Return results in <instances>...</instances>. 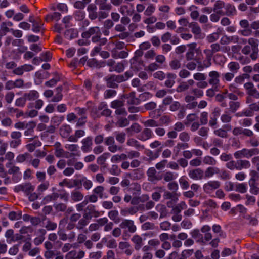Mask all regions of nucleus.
Wrapping results in <instances>:
<instances>
[{"instance_id":"nucleus-64","label":"nucleus","mask_w":259,"mask_h":259,"mask_svg":"<svg viewBox=\"0 0 259 259\" xmlns=\"http://www.w3.org/2000/svg\"><path fill=\"white\" fill-rule=\"evenodd\" d=\"M155 7L153 4H150L146 8L144 12V14L146 16H151L155 11Z\"/></svg>"},{"instance_id":"nucleus-35","label":"nucleus","mask_w":259,"mask_h":259,"mask_svg":"<svg viewBox=\"0 0 259 259\" xmlns=\"http://www.w3.org/2000/svg\"><path fill=\"white\" fill-rule=\"evenodd\" d=\"M211 59L206 58L202 63L201 62L200 60L198 63L197 66V69L199 71L203 70L205 68L209 67L211 65Z\"/></svg>"},{"instance_id":"nucleus-3","label":"nucleus","mask_w":259,"mask_h":259,"mask_svg":"<svg viewBox=\"0 0 259 259\" xmlns=\"http://www.w3.org/2000/svg\"><path fill=\"white\" fill-rule=\"evenodd\" d=\"M221 186V183L217 180H211L205 183L203 186L204 192L209 195L213 193Z\"/></svg>"},{"instance_id":"nucleus-2","label":"nucleus","mask_w":259,"mask_h":259,"mask_svg":"<svg viewBox=\"0 0 259 259\" xmlns=\"http://www.w3.org/2000/svg\"><path fill=\"white\" fill-rule=\"evenodd\" d=\"M259 154V149L258 148L247 149L243 148L240 150L236 151L234 153V156L236 159H241L242 158H250L254 155H257Z\"/></svg>"},{"instance_id":"nucleus-32","label":"nucleus","mask_w":259,"mask_h":259,"mask_svg":"<svg viewBox=\"0 0 259 259\" xmlns=\"http://www.w3.org/2000/svg\"><path fill=\"white\" fill-rule=\"evenodd\" d=\"M55 155L58 158H69V152L65 151L63 149L60 147H56L55 151Z\"/></svg>"},{"instance_id":"nucleus-31","label":"nucleus","mask_w":259,"mask_h":259,"mask_svg":"<svg viewBox=\"0 0 259 259\" xmlns=\"http://www.w3.org/2000/svg\"><path fill=\"white\" fill-rule=\"evenodd\" d=\"M36 125V123L33 121L27 123L25 127L27 130L25 131L24 135L26 136L31 135L34 132V128Z\"/></svg>"},{"instance_id":"nucleus-25","label":"nucleus","mask_w":259,"mask_h":259,"mask_svg":"<svg viewBox=\"0 0 259 259\" xmlns=\"http://www.w3.org/2000/svg\"><path fill=\"white\" fill-rule=\"evenodd\" d=\"M132 241L135 244L136 250H139L143 245V239L139 235H134L132 238Z\"/></svg>"},{"instance_id":"nucleus-30","label":"nucleus","mask_w":259,"mask_h":259,"mask_svg":"<svg viewBox=\"0 0 259 259\" xmlns=\"http://www.w3.org/2000/svg\"><path fill=\"white\" fill-rule=\"evenodd\" d=\"M238 170H241L242 169H248L250 168L251 164L250 162L247 160H237Z\"/></svg>"},{"instance_id":"nucleus-8","label":"nucleus","mask_w":259,"mask_h":259,"mask_svg":"<svg viewBox=\"0 0 259 259\" xmlns=\"http://www.w3.org/2000/svg\"><path fill=\"white\" fill-rule=\"evenodd\" d=\"M65 148L70 152V153H69V157L79 156L80 155L79 146L77 144H66Z\"/></svg>"},{"instance_id":"nucleus-41","label":"nucleus","mask_w":259,"mask_h":259,"mask_svg":"<svg viewBox=\"0 0 259 259\" xmlns=\"http://www.w3.org/2000/svg\"><path fill=\"white\" fill-rule=\"evenodd\" d=\"M220 114L219 110H215L210 116V119L209 122L210 126H214L217 124V117Z\"/></svg>"},{"instance_id":"nucleus-60","label":"nucleus","mask_w":259,"mask_h":259,"mask_svg":"<svg viewBox=\"0 0 259 259\" xmlns=\"http://www.w3.org/2000/svg\"><path fill=\"white\" fill-rule=\"evenodd\" d=\"M5 237L7 238V242L11 243L14 241V231L12 229L8 230L5 233Z\"/></svg>"},{"instance_id":"nucleus-20","label":"nucleus","mask_w":259,"mask_h":259,"mask_svg":"<svg viewBox=\"0 0 259 259\" xmlns=\"http://www.w3.org/2000/svg\"><path fill=\"white\" fill-rule=\"evenodd\" d=\"M224 15L228 16H234L236 14V10L234 5L230 4H225Z\"/></svg>"},{"instance_id":"nucleus-48","label":"nucleus","mask_w":259,"mask_h":259,"mask_svg":"<svg viewBox=\"0 0 259 259\" xmlns=\"http://www.w3.org/2000/svg\"><path fill=\"white\" fill-rule=\"evenodd\" d=\"M56 91H57V93L53 97L52 99L51 100L52 102H57L61 101L62 99L63 95L61 93L62 92V88L58 87L56 88Z\"/></svg>"},{"instance_id":"nucleus-50","label":"nucleus","mask_w":259,"mask_h":259,"mask_svg":"<svg viewBox=\"0 0 259 259\" xmlns=\"http://www.w3.org/2000/svg\"><path fill=\"white\" fill-rule=\"evenodd\" d=\"M197 7L194 5H192L189 8V10L191 11L190 16L193 20H196L199 16V12L196 9Z\"/></svg>"},{"instance_id":"nucleus-28","label":"nucleus","mask_w":259,"mask_h":259,"mask_svg":"<svg viewBox=\"0 0 259 259\" xmlns=\"http://www.w3.org/2000/svg\"><path fill=\"white\" fill-rule=\"evenodd\" d=\"M97 8L95 6L90 5L88 8L89 11V17L91 20H95L98 17V13L96 12Z\"/></svg>"},{"instance_id":"nucleus-12","label":"nucleus","mask_w":259,"mask_h":259,"mask_svg":"<svg viewBox=\"0 0 259 259\" xmlns=\"http://www.w3.org/2000/svg\"><path fill=\"white\" fill-rule=\"evenodd\" d=\"M120 227L122 229L127 228L131 233H134L137 229L134 225V221L131 220H124L120 224Z\"/></svg>"},{"instance_id":"nucleus-22","label":"nucleus","mask_w":259,"mask_h":259,"mask_svg":"<svg viewBox=\"0 0 259 259\" xmlns=\"http://www.w3.org/2000/svg\"><path fill=\"white\" fill-rule=\"evenodd\" d=\"M110 80L115 81L117 82H121L125 81L123 75H112L108 81V86L112 88H115L117 86L116 83L110 84Z\"/></svg>"},{"instance_id":"nucleus-59","label":"nucleus","mask_w":259,"mask_h":259,"mask_svg":"<svg viewBox=\"0 0 259 259\" xmlns=\"http://www.w3.org/2000/svg\"><path fill=\"white\" fill-rule=\"evenodd\" d=\"M22 213L21 211H11L9 213L8 217L11 220H18L21 218Z\"/></svg>"},{"instance_id":"nucleus-53","label":"nucleus","mask_w":259,"mask_h":259,"mask_svg":"<svg viewBox=\"0 0 259 259\" xmlns=\"http://www.w3.org/2000/svg\"><path fill=\"white\" fill-rule=\"evenodd\" d=\"M11 29H10L5 22H2L0 25V34L2 35H5L7 33L11 32Z\"/></svg>"},{"instance_id":"nucleus-29","label":"nucleus","mask_w":259,"mask_h":259,"mask_svg":"<svg viewBox=\"0 0 259 259\" xmlns=\"http://www.w3.org/2000/svg\"><path fill=\"white\" fill-rule=\"evenodd\" d=\"M85 135V132L82 130H76L75 132L74 135H72L69 137V141L73 142H76L78 139L83 137Z\"/></svg>"},{"instance_id":"nucleus-43","label":"nucleus","mask_w":259,"mask_h":259,"mask_svg":"<svg viewBox=\"0 0 259 259\" xmlns=\"http://www.w3.org/2000/svg\"><path fill=\"white\" fill-rule=\"evenodd\" d=\"M108 217L116 223H118L120 221L118 212L117 210H111L108 212Z\"/></svg>"},{"instance_id":"nucleus-49","label":"nucleus","mask_w":259,"mask_h":259,"mask_svg":"<svg viewBox=\"0 0 259 259\" xmlns=\"http://www.w3.org/2000/svg\"><path fill=\"white\" fill-rule=\"evenodd\" d=\"M141 130V126L137 123L133 124L130 127L126 129L127 132L130 133L131 135L139 133Z\"/></svg>"},{"instance_id":"nucleus-57","label":"nucleus","mask_w":259,"mask_h":259,"mask_svg":"<svg viewBox=\"0 0 259 259\" xmlns=\"http://www.w3.org/2000/svg\"><path fill=\"white\" fill-rule=\"evenodd\" d=\"M124 66L122 63H118L117 64L114 65V67L110 68L109 70L112 72L115 71L117 72L120 73L124 70Z\"/></svg>"},{"instance_id":"nucleus-9","label":"nucleus","mask_w":259,"mask_h":259,"mask_svg":"<svg viewBox=\"0 0 259 259\" xmlns=\"http://www.w3.org/2000/svg\"><path fill=\"white\" fill-rule=\"evenodd\" d=\"M188 175L193 180H199L204 178V172L202 169L198 168L189 170Z\"/></svg>"},{"instance_id":"nucleus-55","label":"nucleus","mask_w":259,"mask_h":259,"mask_svg":"<svg viewBox=\"0 0 259 259\" xmlns=\"http://www.w3.org/2000/svg\"><path fill=\"white\" fill-rule=\"evenodd\" d=\"M254 114L253 112L251 110V109L249 108L248 109L244 110L243 111L241 112H238L236 113V115L237 116H247L250 117L252 116Z\"/></svg>"},{"instance_id":"nucleus-63","label":"nucleus","mask_w":259,"mask_h":259,"mask_svg":"<svg viewBox=\"0 0 259 259\" xmlns=\"http://www.w3.org/2000/svg\"><path fill=\"white\" fill-rule=\"evenodd\" d=\"M41 59L45 62H48L51 60L52 58V54L50 52L47 51L42 53L40 55Z\"/></svg>"},{"instance_id":"nucleus-16","label":"nucleus","mask_w":259,"mask_h":259,"mask_svg":"<svg viewBox=\"0 0 259 259\" xmlns=\"http://www.w3.org/2000/svg\"><path fill=\"white\" fill-rule=\"evenodd\" d=\"M154 136L152 131L149 128H145L138 135L137 138L141 141H146L151 138Z\"/></svg>"},{"instance_id":"nucleus-46","label":"nucleus","mask_w":259,"mask_h":259,"mask_svg":"<svg viewBox=\"0 0 259 259\" xmlns=\"http://www.w3.org/2000/svg\"><path fill=\"white\" fill-rule=\"evenodd\" d=\"M126 159V154L123 153L120 155L116 154L113 155L111 157V161L113 163H118L122 160H125Z\"/></svg>"},{"instance_id":"nucleus-24","label":"nucleus","mask_w":259,"mask_h":259,"mask_svg":"<svg viewBox=\"0 0 259 259\" xmlns=\"http://www.w3.org/2000/svg\"><path fill=\"white\" fill-rule=\"evenodd\" d=\"M147 173L149 180L151 182H155L161 179V178L156 176V171L154 167L149 168Z\"/></svg>"},{"instance_id":"nucleus-33","label":"nucleus","mask_w":259,"mask_h":259,"mask_svg":"<svg viewBox=\"0 0 259 259\" xmlns=\"http://www.w3.org/2000/svg\"><path fill=\"white\" fill-rule=\"evenodd\" d=\"M87 65L90 67L100 68L105 66L104 62H98L95 59H91L88 61Z\"/></svg>"},{"instance_id":"nucleus-42","label":"nucleus","mask_w":259,"mask_h":259,"mask_svg":"<svg viewBox=\"0 0 259 259\" xmlns=\"http://www.w3.org/2000/svg\"><path fill=\"white\" fill-rule=\"evenodd\" d=\"M127 103L130 104H138L140 103L139 99L136 97V94L134 92L130 93L127 97Z\"/></svg>"},{"instance_id":"nucleus-19","label":"nucleus","mask_w":259,"mask_h":259,"mask_svg":"<svg viewBox=\"0 0 259 259\" xmlns=\"http://www.w3.org/2000/svg\"><path fill=\"white\" fill-rule=\"evenodd\" d=\"M91 219V216H89L87 212H85L83 214V218L80 219L76 226V228L78 229H81L84 226H87L89 223V220Z\"/></svg>"},{"instance_id":"nucleus-44","label":"nucleus","mask_w":259,"mask_h":259,"mask_svg":"<svg viewBox=\"0 0 259 259\" xmlns=\"http://www.w3.org/2000/svg\"><path fill=\"white\" fill-rule=\"evenodd\" d=\"M247 190L246 183H236L235 191L241 193H245Z\"/></svg>"},{"instance_id":"nucleus-37","label":"nucleus","mask_w":259,"mask_h":259,"mask_svg":"<svg viewBox=\"0 0 259 259\" xmlns=\"http://www.w3.org/2000/svg\"><path fill=\"white\" fill-rule=\"evenodd\" d=\"M102 243H106L107 246L109 248H114L117 246L116 240L113 238L108 239L107 238H104L102 239Z\"/></svg>"},{"instance_id":"nucleus-11","label":"nucleus","mask_w":259,"mask_h":259,"mask_svg":"<svg viewBox=\"0 0 259 259\" xmlns=\"http://www.w3.org/2000/svg\"><path fill=\"white\" fill-rule=\"evenodd\" d=\"M82 146L81 150L84 152H88L91 151L93 144L92 138L87 137L83 139L81 141Z\"/></svg>"},{"instance_id":"nucleus-5","label":"nucleus","mask_w":259,"mask_h":259,"mask_svg":"<svg viewBox=\"0 0 259 259\" xmlns=\"http://www.w3.org/2000/svg\"><path fill=\"white\" fill-rule=\"evenodd\" d=\"M241 50V46L240 45H234L231 47V51L235 56V58L238 60L241 63L245 64L248 62L249 59L247 58H244L240 54Z\"/></svg>"},{"instance_id":"nucleus-36","label":"nucleus","mask_w":259,"mask_h":259,"mask_svg":"<svg viewBox=\"0 0 259 259\" xmlns=\"http://www.w3.org/2000/svg\"><path fill=\"white\" fill-rule=\"evenodd\" d=\"M167 79L165 81V85L168 88L171 87L175 83V79L176 78V75L174 73H168L167 75Z\"/></svg>"},{"instance_id":"nucleus-13","label":"nucleus","mask_w":259,"mask_h":259,"mask_svg":"<svg viewBox=\"0 0 259 259\" xmlns=\"http://www.w3.org/2000/svg\"><path fill=\"white\" fill-rule=\"evenodd\" d=\"M30 21L32 23V30L33 32L37 33L44 30V23L39 18L35 19L33 21L30 20Z\"/></svg>"},{"instance_id":"nucleus-4","label":"nucleus","mask_w":259,"mask_h":259,"mask_svg":"<svg viewBox=\"0 0 259 259\" xmlns=\"http://www.w3.org/2000/svg\"><path fill=\"white\" fill-rule=\"evenodd\" d=\"M189 27L191 28L192 32L194 34L196 39H203L205 34L202 32L201 28L196 22H191L189 24Z\"/></svg>"},{"instance_id":"nucleus-23","label":"nucleus","mask_w":259,"mask_h":259,"mask_svg":"<svg viewBox=\"0 0 259 259\" xmlns=\"http://www.w3.org/2000/svg\"><path fill=\"white\" fill-rule=\"evenodd\" d=\"M249 175L250 176L249 181V184L250 187L254 186L255 185V182L259 179V174L255 170H251L250 171Z\"/></svg>"},{"instance_id":"nucleus-40","label":"nucleus","mask_w":259,"mask_h":259,"mask_svg":"<svg viewBox=\"0 0 259 259\" xmlns=\"http://www.w3.org/2000/svg\"><path fill=\"white\" fill-rule=\"evenodd\" d=\"M83 198V195L79 191L74 190L71 193V199L75 202L81 200Z\"/></svg>"},{"instance_id":"nucleus-18","label":"nucleus","mask_w":259,"mask_h":259,"mask_svg":"<svg viewBox=\"0 0 259 259\" xmlns=\"http://www.w3.org/2000/svg\"><path fill=\"white\" fill-rule=\"evenodd\" d=\"M107 2V0H96V4L99 6L100 10L109 11L112 9V6Z\"/></svg>"},{"instance_id":"nucleus-14","label":"nucleus","mask_w":259,"mask_h":259,"mask_svg":"<svg viewBox=\"0 0 259 259\" xmlns=\"http://www.w3.org/2000/svg\"><path fill=\"white\" fill-rule=\"evenodd\" d=\"M89 31L91 36L94 35V36L92 37V41L94 42H97L101 35V32L99 27L97 26L91 27L89 29Z\"/></svg>"},{"instance_id":"nucleus-52","label":"nucleus","mask_w":259,"mask_h":259,"mask_svg":"<svg viewBox=\"0 0 259 259\" xmlns=\"http://www.w3.org/2000/svg\"><path fill=\"white\" fill-rule=\"evenodd\" d=\"M104 188L102 186H98L93 190L94 193L96 195H98L99 198L101 199L104 197Z\"/></svg>"},{"instance_id":"nucleus-17","label":"nucleus","mask_w":259,"mask_h":259,"mask_svg":"<svg viewBox=\"0 0 259 259\" xmlns=\"http://www.w3.org/2000/svg\"><path fill=\"white\" fill-rule=\"evenodd\" d=\"M225 3L222 1L219 0L216 1L214 5L213 11L219 14L220 15H224L223 9H225Z\"/></svg>"},{"instance_id":"nucleus-21","label":"nucleus","mask_w":259,"mask_h":259,"mask_svg":"<svg viewBox=\"0 0 259 259\" xmlns=\"http://www.w3.org/2000/svg\"><path fill=\"white\" fill-rule=\"evenodd\" d=\"M219 168L217 167L210 166L208 167L205 171L204 178H210L212 177L215 174H218Z\"/></svg>"},{"instance_id":"nucleus-34","label":"nucleus","mask_w":259,"mask_h":259,"mask_svg":"<svg viewBox=\"0 0 259 259\" xmlns=\"http://www.w3.org/2000/svg\"><path fill=\"white\" fill-rule=\"evenodd\" d=\"M221 31L222 30L219 28L217 30V32L213 33L208 35L206 38L207 41L209 43H211L217 40L220 37Z\"/></svg>"},{"instance_id":"nucleus-56","label":"nucleus","mask_w":259,"mask_h":259,"mask_svg":"<svg viewBox=\"0 0 259 259\" xmlns=\"http://www.w3.org/2000/svg\"><path fill=\"white\" fill-rule=\"evenodd\" d=\"M228 67L229 70L232 72H237V70L239 69L240 66L239 64L236 62H231L228 65Z\"/></svg>"},{"instance_id":"nucleus-7","label":"nucleus","mask_w":259,"mask_h":259,"mask_svg":"<svg viewBox=\"0 0 259 259\" xmlns=\"http://www.w3.org/2000/svg\"><path fill=\"white\" fill-rule=\"evenodd\" d=\"M208 74L210 78L208 81L209 83L217 90L220 82V73L216 71H212L209 72Z\"/></svg>"},{"instance_id":"nucleus-1","label":"nucleus","mask_w":259,"mask_h":259,"mask_svg":"<svg viewBox=\"0 0 259 259\" xmlns=\"http://www.w3.org/2000/svg\"><path fill=\"white\" fill-rule=\"evenodd\" d=\"M197 44L195 42L191 43L188 45L189 49L186 54V58L187 61L195 60L197 63L199 62L201 59L197 56L201 54V50L198 48H196Z\"/></svg>"},{"instance_id":"nucleus-58","label":"nucleus","mask_w":259,"mask_h":259,"mask_svg":"<svg viewBox=\"0 0 259 259\" xmlns=\"http://www.w3.org/2000/svg\"><path fill=\"white\" fill-rule=\"evenodd\" d=\"M169 66L173 70H177L181 68V63L180 60L174 59L170 62Z\"/></svg>"},{"instance_id":"nucleus-26","label":"nucleus","mask_w":259,"mask_h":259,"mask_svg":"<svg viewBox=\"0 0 259 259\" xmlns=\"http://www.w3.org/2000/svg\"><path fill=\"white\" fill-rule=\"evenodd\" d=\"M65 222L63 220H61L59 225V230L58 231V234L59 236L60 239L62 240H66L67 239V235L65 233L64 230Z\"/></svg>"},{"instance_id":"nucleus-27","label":"nucleus","mask_w":259,"mask_h":259,"mask_svg":"<svg viewBox=\"0 0 259 259\" xmlns=\"http://www.w3.org/2000/svg\"><path fill=\"white\" fill-rule=\"evenodd\" d=\"M39 97V93L35 90L30 91L28 93H26L24 94V97L27 100L33 101Z\"/></svg>"},{"instance_id":"nucleus-54","label":"nucleus","mask_w":259,"mask_h":259,"mask_svg":"<svg viewBox=\"0 0 259 259\" xmlns=\"http://www.w3.org/2000/svg\"><path fill=\"white\" fill-rule=\"evenodd\" d=\"M177 177V174L172 172L168 171L164 174L163 179L166 182H169L175 179Z\"/></svg>"},{"instance_id":"nucleus-38","label":"nucleus","mask_w":259,"mask_h":259,"mask_svg":"<svg viewBox=\"0 0 259 259\" xmlns=\"http://www.w3.org/2000/svg\"><path fill=\"white\" fill-rule=\"evenodd\" d=\"M252 50H258L259 40L253 37L249 38L247 41Z\"/></svg>"},{"instance_id":"nucleus-45","label":"nucleus","mask_w":259,"mask_h":259,"mask_svg":"<svg viewBox=\"0 0 259 259\" xmlns=\"http://www.w3.org/2000/svg\"><path fill=\"white\" fill-rule=\"evenodd\" d=\"M179 183L181 188L183 190L187 189L189 187L188 178L186 176H182L179 179Z\"/></svg>"},{"instance_id":"nucleus-6","label":"nucleus","mask_w":259,"mask_h":259,"mask_svg":"<svg viewBox=\"0 0 259 259\" xmlns=\"http://www.w3.org/2000/svg\"><path fill=\"white\" fill-rule=\"evenodd\" d=\"M119 12L124 16H132L134 11V6L132 4H127L120 6L118 9Z\"/></svg>"},{"instance_id":"nucleus-15","label":"nucleus","mask_w":259,"mask_h":259,"mask_svg":"<svg viewBox=\"0 0 259 259\" xmlns=\"http://www.w3.org/2000/svg\"><path fill=\"white\" fill-rule=\"evenodd\" d=\"M60 135L63 138H67L69 140V137L70 136V135L72 132V128L69 125L63 124L62 125L59 130Z\"/></svg>"},{"instance_id":"nucleus-39","label":"nucleus","mask_w":259,"mask_h":259,"mask_svg":"<svg viewBox=\"0 0 259 259\" xmlns=\"http://www.w3.org/2000/svg\"><path fill=\"white\" fill-rule=\"evenodd\" d=\"M127 145L130 146L134 147L138 150L144 149V146L141 145L139 143L133 138L130 139L127 141Z\"/></svg>"},{"instance_id":"nucleus-47","label":"nucleus","mask_w":259,"mask_h":259,"mask_svg":"<svg viewBox=\"0 0 259 259\" xmlns=\"http://www.w3.org/2000/svg\"><path fill=\"white\" fill-rule=\"evenodd\" d=\"M34 190V187L30 183L23 184V191L27 195H29Z\"/></svg>"},{"instance_id":"nucleus-61","label":"nucleus","mask_w":259,"mask_h":259,"mask_svg":"<svg viewBox=\"0 0 259 259\" xmlns=\"http://www.w3.org/2000/svg\"><path fill=\"white\" fill-rule=\"evenodd\" d=\"M109 153H104L101 156H100L97 160V162L99 164L103 165L104 164L106 160L107 159V158L109 156Z\"/></svg>"},{"instance_id":"nucleus-51","label":"nucleus","mask_w":259,"mask_h":259,"mask_svg":"<svg viewBox=\"0 0 259 259\" xmlns=\"http://www.w3.org/2000/svg\"><path fill=\"white\" fill-rule=\"evenodd\" d=\"M203 162L205 164L210 165H215L217 164L216 160L212 157L209 156H205L203 158Z\"/></svg>"},{"instance_id":"nucleus-62","label":"nucleus","mask_w":259,"mask_h":259,"mask_svg":"<svg viewBox=\"0 0 259 259\" xmlns=\"http://www.w3.org/2000/svg\"><path fill=\"white\" fill-rule=\"evenodd\" d=\"M160 121L161 124L168 125L172 121V118L169 115H164L160 118Z\"/></svg>"},{"instance_id":"nucleus-10","label":"nucleus","mask_w":259,"mask_h":259,"mask_svg":"<svg viewBox=\"0 0 259 259\" xmlns=\"http://www.w3.org/2000/svg\"><path fill=\"white\" fill-rule=\"evenodd\" d=\"M34 67L30 64H24L13 70V73L16 75H21L24 72H28L34 69Z\"/></svg>"}]
</instances>
